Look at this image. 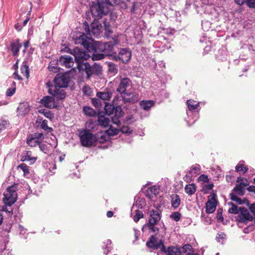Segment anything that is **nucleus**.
I'll return each instance as SVG.
<instances>
[{
  "label": "nucleus",
  "instance_id": "1",
  "mask_svg": "<svg viewBox=\"0 0 255 255\" xmlns=\"http://www.w3.org/2000/svg\"><path fill=\"white\" fill-rule=\"evenodd\" d=\"M74 40L76 44H80L87 52H93L91 57L93 61L101 60L105 57L112 60L111 56L115 55L117 53L114 47L120 43L119 35H116L110 37L109 40L106 42L96 41L87 37L84 33L77 34Z\"/></svg>",
  "mask_w": 255,
  "mask_h": 255
},
{
  "label": "nucleus",
  "instance_id": "2",
  "mask_svg": "<svg viewBox=\"0 0 255 255\" xmlns=\"http://www.w3.org/2000/svg\"><path fill=\"white\" fill-rule=\"evenodd\" d=\"M90 11L94 18L99 19L109 12V8L105 0H97L90 3Z\"/></svg>",
  "mask_w": 255,
  "mask_h": 255
},
{
  "label": "nucleus",
  "instance_id": "3",
  "mask_svg": "<svg viewBox=\"0 0 255 255\" xmlns=\"http://www.w3.org/2000/svg\"><path fill=\"white\" fill-rule=\"evenodd\" d=\"M149 217L146 225L148 229L153 233H157L159 229L155 226L161 218V211L158 208L150 210L148 212Z\"/></svg>",
  "mask_w": 255,
  "mask_h": 255
},
{
  "label": "nucleus",
  "instance_id": "4",
  "mask_svg": "<svg viewBox=\"0 0 255 255\" xmlns=\"http://www.w3.org/2000/svg\"><path fill=\"white\" fill-rule=\"evenodd\" d=\"M91 56L87 53V51H86L84 53H83V55L80 58L78 57L76 59L77 64V67L80 71H84L87 74V78L89 79L92 75L94 74L92 66L87 62H85L88 60Z\"/></svg>",
  "mask_w": 255,
  "mask_h": 255
},
{
  "label": "nucleus",
  "instance_id": "5",
  "mask_svg": "<svg viewBox=\"0 0 255 255\" xmlns=\"http://www.w3.org/2000/svg\"><path fill=\"white\" fill-rule=\"evenodd\" d=\"M83 27L86 33V34H84L87 37H88L87 36L88 35H91V34L95 37H98L100 35L103 29V26L101 23L96 18H94L93 21L91 23L90 28L88 23L86 21L84 22Z\"/></svg>",
  "mask_w": 255,
  "mask_h": 255
},
{
  "label": "nucleus",
  "instance_id": "6",
  "mask_svg": "<svg viewBox=\"0 0 255 255\" xmlns=\"http://www.w3.org/2000/svg\"><path fill=\"white\" fill-rule=\"evenodd\" d=\"M17 185H13L7 188L3 193V202L5 205L11 206L17 198Z\"/></svg>",
  "mask_w": 255,
  "mask_h": 255
},
{
  "label": "nucleus",
  "instance_id": "7",
  "mask_svg": "<svg viewBox=\"0 0 255 255\" xmlns=\"http://www.w3.org/2000/svg\"><path fill=\"white\" fill-rule=\"evenodd\" d=\"M112 60L120 61L124 64L128 63L131 57V51L129 48H120L118 54L111 56Z\"/></svg>",
  "mask_w": 255,
  "mask_h": 255
},
{
  "label": "nucleus",
  "instance_id": "8",
  "mask_svg": "<svg viewBox=\"0 0 255 255\" xmlns=\"http://www.w3.org/2000/svg\"><path fill=\"white\" fill-rule=\"evenodd\" d=\"M78 132L81 143H94L97 141L96 134L89 129L81 128L78 129Z\"/></svg>",
  "mask_w": 255,
  "mask_h": 255
},
{
  "label": "nucleus",
  "instance_id": "9",
  "mask_svg": "<svg viewBox=\"0 0 255 255\" xmlns=\"http://www.w3.org/2000/svg\"><path fill=\"white\" fill-rule=\"evenodd\" d=\"M55 87L59 88H67L70 81L68 76L65 74H57L54 79Z\"/></svg>",
  "mask_w": 255,
  "mask_h": 255
},
{
  "label": "nucleus",
  "instance_id": "10",
  "mask_svg": "<svg viewBox=\"0 0 255 255\" xmlns=\"http://www.w3.org/2000/svg\"><path fill=\"white\" fill-rule=\"evenodd\" d=\"M164 245V241L160 240L157 241L156 235L151 236L146 243V246L149 249L155 250L160 249L159 253H161V249Z\"/></svg>",
  "mask_w": 255,
  "mask_h": 255
},
{
  "label": "nucleus",
  "instance_id": "11",
  "mask_svg": "<svg viewBox=\"0 0 255 255\" xmlns=\"http://www.w3.org/2000/svg\"><path fill=\"white\" fill-rule=\"evenodd\" d=\"M253 220V216L251 215L249 210L243 207L238 216L236 220L239 223H246Z\"/></svg>",
  "mask_w": 255,
  "mask_h": 255
},
{
  "label": "nucleus",
  "instance_id": "12",
  "mask_svg": "<svg viewBox=\"0 0 255 255\" xmlns=\"http://www.w3.org/2000/svg\"><path fill=\"white\" fill-rule=\"evenodd\" d=\"M124 112L121 106H116L114 114L110 117L113 124L117 126L121 125L120 119L124 116Z\"/></svg>",
  "mask_w": 255,
  "mask_h": 255
},
{
  "label": "nucleus",
  "instance_id": "13",
  "mask_svg": "<svg viewBox=\"0 0 255 255\" xmlns=\"http://www.w3.org/2000/svg\"><path fill=\"white\" fill-rule=\"evenodd\" d=\"M61 52H65L73 55L74 56L75 62L76 63L77 58L79 57V58H80L83 55V53H84L86 51H83V49L78 47H75L73 49H71L67 46H65L61 50Z\"/></svg>",
  "mask_w": 255,
  "mask_h": 255
},
{
  "label": "nucleus",
  "instance_id": "14",
  "mask_svg": "<svg viewBox=\"0 0 255 255\" xmlns=\"http://www.w3.org/2000/svg\"><path fill=\"white\" fill-rule=\"evenodd\" d=\"M56 65H60L69 68L73 66L74 61L73 58L69 55H63L59 57L56 61Z\"/></svg>",
  "mask_w": 255,
  "mask_h": 255
},
{
  "label": "nucleus",
  "instance_id": "15",
  "mask_svg": "<svg viewBox=\"0 0 255 255\" xmlns=\"http://www.w3.org/2000/svg\"><path fill=\"white\" fill-rule=\"evenodd\" d=\"M165 253L166 255H181L182 254L181 249L178 246H170L166 249L164 245H163L161 249V254Z\"/></svg>",
  "mask_w": 255,
  "mask_h": 255
},
{
  "label": "nucleus",
  "instance_id": "16",
  "mask_svg": "<svg viewBox=\"0 0 255 255\" xmlns=\"http://www.w3.org/2000/svg\"><path fill=\"white\" fill-rule=\"evenodd\" d=\"M48 93L52 95L57 101L62 100L65 98L66 93L63 89H60L58 87H55L54 90L51 88L48 90Z\"/></svg>",
  "mask_w": 255,
  "mask_h": 255
},
{
  "label": "nucleus",
  "instance_id": "17",
  "mask_svg": "<svg viewBox=\"0 0 255 255\" xmlns=\"http://www.w3.org/2000/svg\"><path fill=\"white\" fill-rule=\"evenodd\" d=\"M40 103L48 109H54L57 106V104L55 103V99L53 96H44L40 100Z\"/></svg>",
  "mask_w": 255,
  "mask_h": 255
},
{
  "label": "nucleus",
  "instance_id": "18",
  "mask_svg": "<svg viewBox=\"0 0 255 255\" xmlns=\"http://www.w3.org/2000/svg\"><path fill=\"white\" fill-rule=\"evenodd\" d=\"M126 96L123 97V101L125 103H135L139 100L138 94L133 92L127 93Z\"/></svg>",
  "mask_w": 255,
  "mask_h": 255
},
{
  "label": "nucleus",
  "instance_id": "19",
  "mask_svg": "<svg viewBox=\"0 0 255 255\" xmlns=\"http://www.w3.org/2000/svg\"><path fill=\"white\" fill-rule=\"evenodd\" d=\"M130 80L128 78H123L117 89V91L121 94H126L127 88L129 85Z\"/></svg>",
  "mask_w": 255,
  "mask_h": 255
},
{
  "label": "nucleus",
  "instance_id": "20",
  "mask_svg": "<svg viewBox=\"0 0 255 255\" xmlns=\"http://www.w3.org/2000/svg\"><path fill=\"white\" fill-rule=\"evenodd\" d=\"M103 113L99 112L98 114V122L99 125L101 127L106 128L109 126L110 120L108 116Z\"/></svg>",
  "mask_w": 255,
  "mask_h": 255
},
{
  "label": "nucleus",
  "instance_id": "21",
  "mask_svg": "<svg viewBox=\"0 0 255 255\" xmlns=\"http://www.w3.org/2000/svg\"><path fill=\"white\" fill-rule=\"evenodd\" d=\"M186 104L189 111H191L192 113H198L200 110L199 103L197 102L194 100H188L186 101Z\"/></svg>",
  "mask_w": 255,
  "mask_h": 255
},
{
  "label": "nucleus",
  "instance_id": "22",
  "mask_svg": "<svg viewBox=\"0 0 255 255\" xmlns=\"http://www.w3.org/2000/svg\"><path fill=\"white\" fill-rule=\"evenodd\" d=\"M29 111V105L27 102L20 103L17 108V113L21 116L27 114Z\"/></svg>",
  "mask_w": 255,
  "mask_h": 255
},
{
  "label": "nucleus",
  "instance_id": "23",
  "mask_svg": "<svg viewBox=\"0 0 255 255\" xmlns=\"http://www.w3.org/2000/svg\"><path fill=\"white\" fill-rule=\"evenodd\" d=\"M19 39H17L10 42V50L13 56H15L18 55L19 49L22 47V44L19 42Z\"/></svg>",
  "mask_w": 255,
  "mask_h": 255
},
{
  "label": "nucleus",
  "instance_id": "24",
  "mask_svg": "<svg viewBox=\"0 0 255 255\" xmlns=\"http://www.w3.org/2000/svg\"><path fill=\"white\" fill-rule=\"evenodd\" d=\"M37 159L35 157L32 156V152L31 151H25L21 155V161H29L31 163H33Z\"/></svg>",
  "mask_w": 255,
  "mask_h": 255
},
{
  "label": "nucleus",
  "instance_id": "25",
  "mask_svg": "<svg viewBox=\"0 0 255 255\" xmlns=\"http://www.w3.org/2000/svg\"><path fill=\"white\" fill-rule=\"evenodd\" d=\"M43 135L42 133H34V134H29L26 138V143H29L30 142L34 141V143H41L39 141V137Z\"/></svg>",
  "mask_w": 255,
  "mask_h": 255
},
{
  "label": "nucleus",
  "instance_id": "26",
  "mask_svg": "<svg viewBox=\"0 0 255 255\" xmlns=\"http://www.w3.org/2000/svg\"><path fill=\"white\" fill-rule=\"evenodd\" d=\"M248 186L247 182L244 184L240 183L237 184L233 189V191L240 196H243L245 194V187Z\"/></svg>",
  "mask_w": 255,
  "mask_h": 255
},
{
  "label": "nucleus",
  "instance_id": "27",
  "mask_svg": "<svg viewBox=\"0 0 255 255\" xmlns=\"http://www.w3.org/2000/svg\"><path fill=\"white\" fill-rule=\"evenodd\" d=\"M159 189L155 186L149 187L146 191V196L148 198L152 200L154 196H155L159 193Z\"/></svg>",
  "mask_w": 255,
  "mask_h": 255
},
{
  "label": "nucleus",
  "instance_id": "28",
  "mask_svg": "<svg viewBox=\"0 0 255 255\" xmlns=\"http://www.w3.org/2000/svg\"><path fill=\"white\" fill-rule=\"evenodd\" d=\"M155 102L153 100H142L139 103L141 108L145 111H148L151 107H153Z\"/></svg>",
  "mask_w": 255,
  "mask_h": 255
},
{
  "label": "nucleus",
  "instance_id": "29",
  "mask_svg": "<svg viewBox=\"0 0 255 255\" xmlns=\"http://www.w3.org/2000/svg\"><path fill=\"white\" fill-rule=\"evenodd\" d=\"M171 198V206L174 209H177L180 205V199L177 194H172L170 196Z\"/></svg>",
  "mask_w": 255,
  "mask_h": 255
},
{
  "label": "nucleus",
  "instance_id": "30",
  "mask_svg": "<svg viewBox=\"0 0 255 255\" xmlns=\"http://www.w3.org/2000/svg\"><path fill=\"white\" fill-rule=\"evenodd\" d=\"M216 202L208 200L206 204V211L208 214L214 212L216 208Z\"/></svg>",
  "mask_w": 255,
  "mask_h": 255
},
{
  "label": "nucleus",
  "instance_id": "31",
  "mask_svg": "<svg viewBox=\"0 0 255 255\" xmlns=\"http://www.w3.org/2000/svg\"><path fill=\"white\" fill-rule=\"evenodd\" d=\"M97 96L104 101H109L112 96V93L110 91L98 92Z\"/></svg>",
  "mask_w": 255,
  "mask_h": 255
},
{
  "label": "nucleus",
  "instance_id": "32",
  "mask_svg": "<svg viewBox=\"0 0 255 255\" xmlns=\"http://www.w3.org/2000/svg\"><path fill=\"white\" fill-rule=\"evenodd\" d=\"M83 111L85 115L89 117H95L98 114L95 110L89 106H84L83 108Z\"/></svg>",
  "mask_w": 255,
  "mask_h": 255
},
{
  "label": "nucleus",
  "instance_id": "33",
  "mask_svg": "<svg viewBox=\"0 0 255 255\" xmlns=\"http://www.w3.org/2000/svg\"><path fill=\"white\" fill-rule=\"evenodd\" d=\"M116 107L113 104H110L107 103H105V106L104 108L105 114L107 116L111 117L114 114V111Z\"/></svg>",
  "mask_w": 255,
  "mask_h": 255
},
{
  "label": "nucleus",
  "instance_id": "34",
  "mask_svg": "<svg viewBox=\"0 0 255 255\" xmlns=\"http://www.w3.org/2000/svg\"><path fill=\"white\" fill-rule=\"evenodd\" d=\"M41 151L45 154H50L52 153L53 147L51 144H38Z\"/></svg>",
  "mask_w": 255,
  "mask_h": 255
},
{
  "label": "nucleus",
  "instance_id": "35",
  "mask_svg": "<svg viewBox=\"0 0 255 255\" xmlns=\"http://www.w3.org/2000/svg\"><path fill=\"white\" fill-rule=\"evenodd\" d=\"M38 113L43 115L46 118L52 121L54 118V114L50 111L45 109H42L38 110Z\"/></svg>",
  "mask_w": 255,
  "mask_h": 255
},
{
  "label": "nucleus",
  "instance_id": "36",
  "mask_svg": "<svg viewBox=\"0 0 255 255\" xmlns=\"http://www.w3.org/2000/svg\"><path fill=\"white\" fill-rule=\"evenodd\" d=\"M103 23L104 25L105 30V35L108 38H110L111 37L110 36V34L113 33V31L111 29V27L109 22L107 21V19L105 18L103 20Z\"/></svg>",
  "mask_w": 255,
  "mask_h": 255
},
{
  "label": "nucleus",
  "instance_id": "37",
  "mask_svg": "<svg viewBox=\"0 0 255 255\" xmlns=\"http://www.w3.org/2000/svg\"><path fill=\"white\" fill-rule=\"evenodd\" d=\"M43 166L44 168L48 169L50 172H52L53 170L56 169V165L54 161H52L51 162L45 161L43 163Z\"/></svg>",
  "mask_w": 255,
  "mask_h": 255
},
{
  "label": "nucleus",
  "instance_id": "38",
  "mask_svg": "<svg viewBox=\"0 0 255 255\" xmlns=\"http://www.w3.org/2000/svg\"><path fill=\"white\" fill-rule=\"evenodd\" d=\"M196 186L194 184H190L186 185L185 187V192L188 195H192L196 191Z\"/></svg>",
  "mask_w": 255,
  "mask_h": 255
},
{
  "label": "nucleus",
  "instance_id": "39",
  "mask_svg": "<svg viewBox=\"0 0 255 255\" xmlns=\"http://www.w3.org/2000/svg\"><path fill=\"white\" fill-rule=\"evenodd\" d=\"M108 71L110 73L116 74L118 72L117 66L112 62H107Z\"/></svg>",
  "mask_w": 255,
  "mask_h": 255
},
{
  "label": "nucleus",
  "instance_id": "40",
  "mask_svg": "<svg viewBox=\"0 0 255 255\" xmlns=\"http://www.w3.org/2000/svg\"><path fill=\"white\" fill-rule=\"evenodd\" d=\"M230 204L232 205V207L229 209L228 212L231 214H237L239 213L243 208L238 207L232 202H231Z\"/></svg>",
  "mask_w": 255,
  "mask_h": 255
},
{
  "label": "nucleus",
  "instance_id": "41",
  "mask_svg": "<svg viewBox=\"0 0 255 255\" xmlns=\"http://www.w3.org/2000/svg\"><path fill=\"white\" fill-rule=\"evenodd\" d=\"M235 168L237 172H242L243 174L248 170V167L246 165L243 164H238L236 165Z\"/></svg>",
  "mask_w": 255,
  "mask_h": 255
},
{
  "label": "nucleus",
  "instance_id": "42",
  "mask_svg": "<svg viewBox=\"0 0 255 255\" xmlns=\"http://www.w3.org/2000/svg\"><path fill=\"white\" fill-rule=\"evenodd\" d=\"M93 71L94 74L99 75L101 74L102 71V67L100 64L95 63L92 66Z\"/></svg>",
  "mask_w": 255,
  "mask_h": 255
},
{
  "label": "nucleus",
  "instance_id": "43",
  "mask_svg": "<svg viewBox=\"0 0 255 255\" xmlns=\"http://www.w3.org/2000/svg\"><path fill=\"white\" fill-rule=\"evenodd\" d=\"M96 122L92 120H90L87 121L85 124L86 129H89L90 131L93 130L95 127L96 126Z\"/></svg>",
  "mask_w": 255,
  "mask_h": 255
},
{
  "label": "nucleus",
  "instance_id": "44",
  "mask_svg": "<svg viewBox=\"0 0 255 255\" xmlns=\"http://www.w3.org/2000/svg\"><path fill=\"white\" fill-rule=\"evenodd\" d=\"M13 87L8 88L6 92V95L8 97L12 96L16 91V83L15 82H12Z\"/></svg>",
  "mask_w": 255,
  "mask_h": 255
},
{
  "label": "nucleus",
  "instance_id": "45",
  "mask_svg": "<svg viewBox=\"0 0 255 255\" xmlns=\"http://www.w3.org/2000/svg\"><path fill=\"white\" fill-rule=\"evenodd\" d=\"M21 73L27 78L29 76V69L28 66L23 65L20 68Z\"/></svg>",
  "mask_w": 255,
  "mask_h": 255
},
{
  "label": "nucleus",
  "instance_id": "46",
  "mask_svg": "<svg viewBox=\"0 0 255 255\" xmlns=\"http://www.w3.org/2000/svg\"><path fill=\"white\" fill-rule=\"evenodd\" d=\"M17 168H20L23 172L24 175L29 173V167L25 163H21L17 166Z\"/></svg>",
  "mask_w": 255,
  "mask_h": 255
},
{
  "label": "nucleus",
  "instance_id": "47",
  "mask_svg": "<svg viewBox=\"0 0 255 255\" xmlns=\"http://www.w3.org/2000/svg\"><path fill=\"white\" fill-rule=\"evenodd\" d=\"M120 130L122 133H125L128 135H129L133 131V130L131 128L129 127L128 126H123L120 128Z\"/></svg>",
  "mask_w": 255,
  "mask_h": 255
},
{
  "label": "nucleus",
  "instance_id": "48",
  "mask_svg": "<svg viewBox=\"0 0 255 255\" xmlns=\"http://www.w3.org/2000/svg\"><path fill=\"white\" fill-rule=\"evenodd\" d=\"M47 121L46 120H43L40 125L41 128L44 129L48 132H50L52 130V128L49 127L47 125Z\"/></svg>",
  "mask_w": 255,
  "mask_h": 255
},
{
  "label": "nucleus",
  "instance_id": "49",
  "mask_svg": "<svg viewBox=\"0 0 255 255\" xmlns=\"http://www.w3.org/2000/svg\"><path fill=\"white\" fill-rule=\"evenodd\" d=\"M143 217V214L141 211L136 210L135 214L133 217V220L135 222H137L140 219Z\"/></svg>",
  "mask_w": 255,
  "mask_h": 255
},
{
  "label": "nucleus",
  "instance_id": "50",
  "mask_svg": "<svg viewBox=\"0 0 255 255\" xmlns=\"http://www.w3.org/2000/svg\"><path fill=\"white\" fill-rule=\"evenodd\" d=\"M119 131V129L113 128L112 126H111L110 128L107 130L108 134L110 136H114L118 134Z\"/></svg>",
  "mask_w": 255,
  "mask_h": 255
},
{
  "label": "nucleus",
  "instance_id": "51",
  "mask_svg": "<svg viewBox=\"0 0 255 255\" xmlns=\"http://www.w3.org/2000/svg\"><path fill=\"white\" fill-rule=\"evenodd\" d=\"M170 218L173 219L175 221H179L181 217V214L178 212H174L170 216Z\"/></svg>",
  "mask_w": 255,
  "mask_h": 255
},
{
  "label": "nucleus",
  "instance_id": "52",
  "mask_svg": "<svg viewBox=\"0 0 255 255\" xmlns=\"http://www.w3.org/2000/svg\"><path fill=\"white\" fill-rule=\"evenodd\" d=\"M122 0H105L107 5L115 6L118 5Z\"/></svg>",
  "mask_w": 255,
  "mask_h": 255
},
{
  "label": "nucleus",
  "instance_id": "53",
  "mask_svg": "<svg viewBox=\"0 0 255 255\" xmlns=\"http://www.w3.org/2000/svg\"><path fill=\"white\" fill-rule=\"evenodd\" d=\"M82 91L85 95L91 96L92 93L91 89L89 86H85L82 88Z\"/></svg>",
  "mask_w": 255,
  "mask_h": 255
},
{
  "label": "nucleus",
  "instance_id": "54",
  "mask_svg": "<svg viewBox=\"0 0 255 255\" xmlns=\"http://www.w3.org/2000/svg\"><path fill=\"white\" fill-rule=\"evenodd\" d=\"M92 105L95 108H97L100 107L102 105L101 100L99 99H96V98L92 99Z\"/></svg>",
  "mask_w": 255,
  "mask_h": 255
},
{
  "label": "nucleus",
  "instance_id": "55",
  "mask_svg": "<svg viewBox=\"0 0 255 255\" xmlns=\"http://www.w3.org/2000/svg\"><path fill=\"white\" fill-rule=\"evenodd\" d=\"M200 166L199 165H196V166H193L192 167V169H191L189 171H188V173L190 174V173H193L194 174H198L200 172Z\"/></svg>",
  "mask_w": 255,
  "mask_h": 255
},
{
  "label": "nucleus",
  "instance_id": "56",
  "mask_svg": "<svg viewBox=\"0 0 255 255\" xmlns=\"http://www.w3.org/2000/svg\"><path fill=\"white\" fill-rule=\"evenodd\" d=\"M214 187L213 184H206L203 187V190L205 193H207L208 191L212 190Z\"/></svg>",
  "mask_w": 255,
  "mask_h": 255
},
{
  "label": "nucleus",
  "instance_id": "57",
  "mask_svg": "<svg viewBox=\"0 0 255 255\" xmlns=\"http://www.w3.org/2000/svg\"><path fill=\"white\" fill-rule=\"evenodd\" d=\"M223 210L221 209H219L217 210V219L219 222H222L224 220V218L222 215Z\"/></svg>",
  "mask_w": 255,
  "mask_h": 255
},
{
  "label": "nucleus",
  "instance_id": "58",
  "mask_svg": "<svg viewBox=\"0 0 255 255\" xmlns=\"http://www.w3.org/2000/svg\"><path fill=\"white\" fill-rule=\"evenodd\" d=\"M182 252L185 253L188 251H192L193 250L192 246L189 244H185L182 247Z\"/></svg>",
  "mask_w": 255,
  "mask_h": 255
},
{
  "label": "nucleus",
  "instance_id": "59",
  "mask_svg": "<svg viewBox=\"0 0 255 255\" xmlns=\"http://www.w3.org/2000/svg\"><path fill=\"white\" fill-rule=\"evenodd\" d=\"M8 123L7 121L4 120H0V132L6 128Z\"/></svg>",
  "mask_w": 255,
  "mask_h": 255
},
{
  "label": "nucleus",
  "instance_id": "60",
  "mask_svg": "<svg viewBox=\"0 0 255 255\" xmlns=\"http://www.w3.org/2000/svg\"><path fill=\"white\" fill-rule=\"evenodd\" d=\"M226 237V234L223 232L219 233L216 237V239L218 242L224 239Z\"/></svg>",
  "mask_w": 255,
  "mask_h": 255
},
{
  "label": "nucleus",
  "instance_id": "61",
  "mask_svg": "<svg viewBox=\"0 0 255 255\" xmlns=\"http://www.w3.org/2000/svg\"><path fill=\"white\" fill-rule=\"evenodd\" d=\"M57 65H58L56 64V61H52L50 62L49 65L48 66V68L49 69H51V70H52L53 69H59V68L58 67Z\"/></svg>",
  "mask_w": 255,
  "mask_h": 255
},
{
  "label": "nucleus",
  "instance_id": "62",
  "mask_svg": "<svg viewBox=\"0 0 255 255\" xmlns=\"http://www.w3.org/2000/svg\"><path fill=\"white\" fill-rule=\"evenodd\" d=\"M247 5L250 8H255V0H247Z\"/></svg>",
  "mask_w": 255,
  "mask_h": 255
},
{
  "label": "nucleus",
  "instance_id": "63",
  "mask_svg": "<svg viewBox=\"0 0 255 255\" xmlns=\"http://www.w3.org/2000/svg\"><path fill=\"white\" fill-rule=\"evenodd\" d=\"M198 179L199 180L203 181L204 182H208L209 181L208 177L207 175H205L204 174L201 175L199 177Z\"/></svg>",
  "mask_w": 255,
  "mask_h": 255
},
{
  "label": "nucleus",
  "instance_id": "64",
  "mask_svg": "<svg viewBox=\"0 0 255 255\" xmlns=\"http://www.w3.org/2000/svg\"><path fill=\"white\" fill-rule=\"evenodd\" d=\"M7 205H4L2 207V211H4L7 213L9 214V215H11L13 214V211L12 209H10V210H8L7 209V207L6 206Z\"/></svg>",
  "mask_w": 255,
  "mask_h": 255
}]
</instances>
